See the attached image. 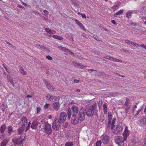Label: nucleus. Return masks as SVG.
Masks as SVG:
<instances>
[{
    "label": "nucleus",
    "mask_w": 146,
    "mask_h": 146,
    "mask_svg": "<svg viewBox=\"0 0 146 146\" xmlns=\"http://www.w3.org/2000/svg\"><path fill=\"white\" fill-rule=\"evenodd\" d=\"M6 128V125L5 124H3L0 127V132L2 134L4 133L5 130Z\"/></svg>",
    "instance_id": "23"
},
{
    "label": "nucleus",
    "mask_w": 146,
    "mask_h": 146,
    "mask_svg": "<svg viewBox=\"0 0 146 146\" xmlns=\"http://www.w3.org/2000/svg\"><path fill=\"white\" fill-rule=\"evenodd\" d=\"M97 74L99 76H101L104 75L105 74L104 72L99 71L97 72Z\"/></svg>",
    "instance_id": "37"
},
{
    "label": "nucleus",
    "mask_w": 146,
    "mask_h": 146,
    "mask_svg": "<svg viewBox=\"0 0 146 146\" xmlns=\"http://www.w3.org/2000/svg\"><path fill=\"white\" fill-rule=\"evenodd\" d=\"M67 116V114L65 113L62 112L60 114L59 119L58 118V120L60 123H62L66 120Z\"/></svg>",
    "instance_id": "9"
},
{
    "label": "nucleus",
    "mask_w": 146,
    "mask_h": 146,
    "mask_svg": "<svg viewBox=\"0 0 146 146\" xmlns=\"http://www.w3.org/2000/svg\"><path fill=\"white\" fill-rule=\"evenodd\" d=\"M102 141L104 144H108L110 141V137L106 134H104L101 137Z\"/></svg>",
    "instance_id": "7"
},
{
    "label": "nucleus",
    "mask_w": 146,
    "mask_h": 146,
    "mask_svg": "<svg viewBox=\"0 0 146 146\" xmlns=\"http://www.w3.org/2000/svg\"><path fill=\"white\" fill-rule=\"evenodd\" d=\"M75 21L76 24L78 25L81 29L84 31H86V29H85L84 27L83 26L82 24L80 22V21L77 19H76L75 20Z\"/></svg>",
    "instance_id": "20"
},
{
    "label": "nucleus",
    "mask_w": 146,
    "mask_h": 146,
    "mask_svg": "<svg viewBox=\"0 0 146 146\" xmlns=\"http://www.w3.org/2000/svg\"><path fill=\"white\" fill-rule=\"evenodd\" d=\"M82 16L83 18H86V15L85 14H82Z\"/></svg>",
    "instance_id": "61"
},
{
    "label": "nucleus",
    "mask_w": 146,
    "mask_h": 146,
    "mask_svg": "<svg viewBox=\"0 0 146 146\" xmlns=\"http://www.w3.org/2000/svg\"><path fill=\"white\" fill-rule=\"evenodd\" d=\"M18 67L19 69L20 72L22 74H23L24 75L26 74L27 72L24 71V69L22 68L21 66H19Z\"/></svg>",
    "instance_id": "24"
},
{
    "label": "nucleus",
    "mask_w": 146,
    "mask_h": 146,
    "mask_svg": "<svg viewBox=\"0 0 146 146\" xmlns=\"http://www.w3.org/2000/svg\"><path fill=\"white\" fill-rule=\"evenodd\" d=\"M115 143L119 146H123L124 145V141H126L124 138L120 136H115L114 137Z\"/></svg>",
    "instance_id": "4"
},
{
    "label": "nucleus",
    "mask_w": 146,
    "mask_h": 146,
    "mask_svg": "<svg viewBox=\"0 0 146 146\" xmlns=\"http://www.w3.org/2000/svg\"><path fill=\"white\" fill-rule=\"evenodd\" d=\"M78 112V109L77 106L75 105L73 106L71 108L68 109V118L69 119L72 116H76Z\"/></svg>",
    "instance_id": "1"
},
{
    "label": "nucleus",
    "mask_w": 146,
    "mask_h": 146,
    "mask_svg": "<svg viewBox=\"0 0 146 146\" xmlns=\"http://www.w3.org/2000/svg\"><path fill=\"white\" fill-rule=\"evenodd\" d=\"M123 12V10H121L119 11L118 12L114 14V16L115 17H116L117 15L122 14Z\"/></svg>",
    "instance_id": "27"
},
{
    "label": "nucleus",
    "mask_w": 146,
    "mask_h": 146,
    "mask_svg": "<svg viewBox=\"0 0 146 146\" xmlns=\"http://www.w3.org/2000/svg\"><path fill=\"white\" fill-rule=\"evenodd\" d=\"M52 37L54 38L57 39L58 40H61L63 39V38L60 36H59L58 35H54L52 36Z\"/></svg>",
    "instance_id": "30"
},
{
    "label": "nucleus",
    "mask_w": 146,
    "mask_h": 146,
    "mask_svg": "<svg viewBox=\"0 0 146 146\" xmlns=\"http://www.w3.org/2000/svg\"><path fill=\"white\" fill-rule=\"evenodd\" d=\"M126 17L128 18L131 17V13L128 12L126 13Z\"/></svg>",
    "instance_id": "38"
},
{
    "label": "nucleus",
    "mask_w": 146,
    "mask_h": 146,
    "mask_svg": "<svg viewBox=\"0 0 146 146\" xmlns=\"http://www.w3.org/2000/svg\"><path fill=\"white\" fill-rule=\"evenodd\" d=\"M104 58L110 60L111 61H112L113 59V58L110 56H106L104 57Z\"/></svg>",
    "instance_id": "36"
},
{
    "label": "nucleus",
    "mask_w": 146,
    "mask_h": 146,
    "mask_svg": "<svg viewBox=\"0 0 146 146\" xmlns=\"http://www.w3.org/2000/svg\"><path fill=\"white\" fill-rule=\"evenodd\" d=\"M39 123V119H35L32 122L30 126L31 128L33 129H36L37 127V126Z\"/></svg>",
    "instance_id": "10"
},
{
    "label": "nucleus",
    "mask_w": 146,
    "mask_h": 146,
    "mask_svg": "<svg viewBox=\"0 0 146 146\" xmlns=\"http://www.w3.org/2000/svg\"><path fill=\"white\" fill-rule=\"evenodd\" d=\"M126 113L127 114L129 111V108H126L125 109Z\"/></svg>",
    "instance_id": "53"
},
{
    "label": "nucleus",
    "mask_w": 146,
    "mask_h": 146,
    "mask_svg": "<svg viewBox=\"0 0 146 146\" xmlns=\"http://www.w3.org/2000/svg\"><path fill=\"white\" fill-rule=\"evenodd\" d=\"M62 50L66 52L67 51H68V49H66V48L64 47H63Z\"/></svg>",
    "instance_id": "49"
},
{
    "label": "nucleus",
    "mask_w": 146,
    "mask_h": 146,
    "mask_svg": "<svg viewBox=\"0 0 146 146\" xmlns=\"http://www.w3.org/2000/svg\"><path fill=\"white\" fill-rule=\"evenodd\" d=\"M88 71H91V72H92V71H96V70H94V69H89L88 70Z\"/></svg>",
    "instance_id": "63"
},
{
    "label": "nucleus",
    "mask_w": 146,
    "mask_h": 146,
    "mask_svg": "<svg viewBox=\"0 0 146 146\" xmlns=\"http://www.w3.org/2000/svg\"><path fill=\"white\" fill-rule=\"evenodd\" d=\"M43 128H41L42 131L49 135L51 134L52 133V130L51 128V125L47 121H46L44 124V126Z\"/></svg>",
    "instance_id": "3"
},
{
    "label": "nucleus",
    "mask_w": 146,
    "mask_h": 146,
    "mask_svg": "<svg viewBox=\"0 0 146 146\" xmlns=\"http://www.w3.org/2000/svg\"><path fill=\"white\" fill-rule=\"evenodd\" d=\"M37 46H38L40 48H41V49L42 51H45L46 49V48L45 47L43 46L42 45L40 44H37Z\"/></svg>",
    "instance_id": "33"
},
{
    "label": "nucleus",
    "mask_w": 146,
    "mask_h": 146,
    "mask_svg": "<svg viewBox=\"0 0 146 146\" xmlns=\"http://www.w3.org/2000/svg\"><path fill=\"white\" fill-rule=\"evenodd\" d=\"M96 105L95 104H94L89 108L88 110H86L87 115L89 116L92 117L98 111L96 109Z\"/></svg>",
    "instance_id": "2"
},
{
    "label": "nucleus",
    "mask_w": 146,
    "mask_h": 146,
    "mask_svg": "<svg viewBox=\"0 0 146 146\" xmlns=\"http://www.w3.org/2000/svg\"><path fill=\"white\" fill-rule=\"evenodd\" d=\"M104 113L105 114H106L107 113V108L103 109Z\"/></svg>",
    "instance_id": "56"
},
{
    "label": "nucleus",
    "mask_w": 146,
    "mask_h": 146,
    "mask_svg": "<svg viewBox=\"0 0 146 146\" xmlns=\"http://www.w3.org/2000/svg\"><path fill=\"white\" fill-rule=\"evenodd\" d=\"M53 106L54 109L57 111L59 108L60 105L58 102H56L53 104Z\"/></svg>",
    "instance_id": "21"
},
{
    "label": "nucleus",
    "mask_w": 146,
    "mask_h": 146,
    "mask_svg": "<svg viewBox=\"0 0 146 146\" xmlns=\"http://www.w3.org/2000/svg\"><path fill=\"white\" fill-rule=\"evenodd\" d=\"M137 108L136 105H134L133 107V113H135V110L136 108Z\"/></svg>",
    "instance_id": "40"
},
{
    "label": "nucleus",
    "mask_w": 146,
    "mask_h": 146,
    "mask_svg": "<svg viewBox=\"0 0 146 146\" xmlns=\"http://www.w3.org/2000/svg\"><path fill=\"white\" fill-rule=\"evenodd\" d=\"M112 61L117 62H122V61L121 60H119L118 59L114 58H113V60Z\"/></svg>",
    "instance_id": "43"
},
{
    "label": "nucleus",
    "mask_w": 146,
    "mask_h": 146,
    "mask_svg": "<svg viewBox=\"0 0 146 146\" xmlns=\"http://www.w3.org/2000/svg\"><path fill=\"white\" fill-rule=\"evenodd\" d=\"M73 64L75 66H81L80 63H78L76 61H74L73 62Z\"/></svg>",
    "instance_id": "32"
},
{
    "label": "nucleus",
    "mask_w": 146,
    "mask_h": 146,
    "mask_svg": "<svg viewBox=\"0 0 146 146\" xmlns=\"http://www.w3.org/2000/svg\"><path fill=\"white\" fill-rule=\"evenodd\" d=\"M108 115L109 120V122L108 124V126L110 127V124L111 120L112 118V115L110 112H108Z\"/></svg>",
    "instance_id": "25"
},
{
    "label": "nucleus",
    "mask_w": 146,
    "mask_h": 146,
    "mask_svg": "<svg viewBox=\"0 0 146 146\" xmlns=\"http://www.w3.org/2000/svg\"><path fill=\"white\" fill-rule=\"evenodd\" d=\"M111 22L113 24L116 25V22L115 21L113 20L111 21Z\"/></svg>",
    "instance_id": "62"
},
{
    "label": "nucleus",
    "mask_w": 146,
    "mask_h": 146,
    "mask_svg": "<svg viewBox=\"0 0 146 146\" xmlns=\"http://www.w3.org/2000/svg\"><path fill=\"white\" fill-rule=\"evenodd\" d=\"M46 58L50 60H52V58L49 55L46 56Z\"/></svg>",
    "instance_id": "48"
},
{
    "label": "nucleus",
    "mask_w": 146,
    "mask_h": 146,
    "mask_svg": "<svg viewBox=\"0 0 146 146\" xmlns=\"http://www.w3.org/2000/svg\"><path fill=\"white\" fill-rule=\"evenodd\" d=\"M93 37L97 41H100V39L98 38H97L96 36H93Z\"/></svg>",
    "instance_id": "57"
},
{
    "label": "nucleus",
    "mask_w": 146,
    "mask_h": 146,
    "mask_svg": "<svg viewBox=\"0 0 146 146\" xmlns=\"http://www.w3.org/2000/svg\"><path fill=\"white\" fill-rule=\"evenodd\" d=\"M45 98L46 100H60L56 96L50 94H47Z\"/></svg>",
    "instance_id": "11"
},
{
    "label": "nucleus",
    "mask_w": 146,
    "mask_h": 146,
    "mask_svg": "<svg viewBox=\"0 0 146 146\" xmlns=\"http://www.w3.org/2000/svg\"><path fill=\"white\" fill-rule=\"evenodd\" d=\"M123 127L119 125H117L116 126V131L115 134H119L123 130Z\"/></svg>",
    "instance_id": "17"
},
{
    "label": "nucleus",
    "mask_w": 146,
    "mask_h": 146,
    "mask_svg": "<svg viewBox=\"0 0 146 146\" xmlns=\"http://www.w3.org/2000/svg\"><path fill=\"white\" fill-rule=\"evenodd\" d=\"M130 25H132L134 27H136L137 26V24L136 23H130Z\"/></svg>",
    "instance_id": "55"
},
{
    "label": "nucleus",
    "mask_w": 146,
    "mask_h": 146,
    "mask_svg": "<svg viewBox=\"0 0 146 146\" xmlns=\"http://www.w3.org/2000/svg\"><path fill=\"white\" fill-rule=\"evenodd\" d=\"M45 120L44 119L42 118L39 119V125L40 128H41L44 126V124L46 123Z\"/></svg>",
    "instance_id": "19"
},
{
    "label": "nucleus",
    "mask_w": 146,
    "mask_h": 146,
    "mask_svg": "<svg viewBox=\"0 0 146 146\" xmlns=\"http://www.w3.org/2000/svg\"><path fill=\"white\" fill-rule=\"evenodd\" d=\"M49 104H46L44 106V107L45 109H47L48 107Z\"/></svg>",
    "instance_id": "59"
},
{
    "label": "nucleus",
    "mask_w": 146,
    "mask_h": 146,
    "mask_svg": "<svg viewBox=\"0 0 146 146\" xmlns=\"http://www.w3.org/2000/svg\"><path fill=\"white\" fill-rule=\"evenodd\" d=\"M71 122L72 124L75 125L78 123V120L76 118V116H72Z\"/></svg>",
    "instance_id": "18"
},
{
    "label": "nucleus",
    "mask_w": 146,
    "mask_h": 146,
    "mask_svg": "<svg viewBox=\"0 0 146 146\" xmlns=\"http://www.w3.org/2000/svg\"><path fill=\"white\" fill-rule=\"evenodd\" d=\"M24 135H21L20 136L19 138H15L12 139V141L14 143L13 144L16 145H20V146L23 145L22 143L24 141Z\"/></svg>",
    "instance_id": "5"
},
{
    "label": "nucleus",
    "mask_w": 146,
    "mask_h": 146,
    "mask_svg": "<svg viewBox=\"0 0 146 146\" xmlns=\"http://www.w3.org/2000/svg\"><path fill=\"white\" fill-rule=\"evenodd\" d=\"M101 142L100 141H98L96 142V146H101Z\"/></svg>",
    "instance_id": "47"
},
{
    "label": "nucleus",
    "mask_w": 146,
    "mask_h": 146,
    "mask_svg": "<svg viewBox=\"0 0 146 146\" xmlns=\"http://www.w3.org/2000/svg\"><path fill=\"white\" fill-rule=\"evenodd\" d=\"M56 33V32L53 30H51L49 34H55Z\"/></svg>",
    "instance_id": "52"
},
{
    "label": "nucleus",
    "mask_w": 146,
    "mask_h": 146,
    "mask_svg": "<svg viewBox=\"0 0 146 146\" xmlns=\"http://www.w3.org/2000/svg\"><path fill=\"white\" fill-rule=\"evenodd\" d=\"M9 95V96H10V98H11V97H12L13 98V97L15 98V95L12 93L10 94Z\"/></svg>",
    "instance_id": "60"
},
{
    "label": "nucleus",
    "mask_w": 146,
    "mask_h": 146,
    "mask_svg": "<svg viewBox=\"0 0 146 146\" xmlns=\"http://www.w3.org/2000/svg\"><path fill=\"white\" fill-rule=\"evenodd\" d=\"M132 44L134 46H136V47L138 46H139V45L136 43L132 42Z\"/></svg>",
    "instance_id": "51"
},
{
    "label": "nucleus",
    "mask_w": 146,
    "mask_h": 146,
    "mask_svg": "<svg viewBox=\"0 0 146 146\" xmlns=\"http://www.w3.org/2000/svg\"><path fill=\"white\" fill-rule=\"evenodd\" d=\"M3 66L4 67L5 70L7 72H9V69L7 68V67L5 65L3 64Z\"/></svg>",
    "instance_id": "44"
},
{
    "label": "nucleus",
    "mask_w": 146,
    "mask_h": 146,
    "mask_svg": "<svg viewBox=\"0 0 146 146\" xmlns=\"http://www.w3.org/2000/svg\"><path fill=\"white\" fill-rule=\"evenodd\" d=\"M124 105L125 106L128 107L130 106L129 101H125Z\"/></svg>",
    "instance_id": "39"
},
{
    "label": "nucleus",
    "mask_w": 146,
    "mask_h": 146,
    "mask_svg": "<svg viewBox=\"0 0 146 146\" xmlns=\"http://www.w3.org/2000/svg\"><path fill=\"white\" fill-rule=\"evenodd\" d=\"M5 137V135L3 133L0 136V139L2 140H3Z\"/></svg>",
    "instance_id": "45"
},
{
    "label": "nucleus",
    "mask_w": 146,
    "mask_h": 146,
    "mask_svg": "<svg viewBox=\"0 0 146 146\" xmlns=\"http://www.w3.org/2000/svg\"><path fill=\"white\" fill-rule=\"evenodd\" d=\"M128 127L126 126L125 127V130L123 133V137L124 138L125 140H126L127 137H128L129 133L130 131L128 129Z\"/></svg>",
    "instance_id": "14"
},
{
    "label": "nucleus",
    "mask_w": 146,
    "mask_h": 146,
    "mask_svg": "<svg viewBox=\"0 0 146 146\" xmlns=\"http://www.w3.org/2000/svg\"><path fill=\"white\" fill-rule=\"evenodd\" d=\"M116 126H115V125L111 126V129L112 130V132L114 133L115 134V133L116 132V131H115V130H116Z\"/></svg>",
    "instance_id": "34"
},
{
    "label": "nucleus",
    "mask_w": 146,
    "mask_h": 146,
    "mask_svg": "<svg viewBox=\"0 0 146 146\" xmlns=\"http://www.w3.org/2000/svg\"><path fill=\"white\" fill-rule=\"evenodd\" d=\"M71 54V55H74V54L72 52V51L71 50H68V51Z\"/></svg>",
    "instance_id": "64"
},
{
    "label": "nucleus",
    "mask_w": 146,
    "mask_h": 146,
    "mask_svg": "<svg viewBox=\"0 0 146 146\" xmlns=\"http://www.w3.org/2000/svg\"><path fill=\"white\" fill-rule=\"evenodd\" d=\"M44 82L46 84V86L48 90H52L54 89L52 85L50 83L46 80H44Z\"/></svg>",
    "instance_id": "16"
},
{
    "label": "nucleus",
    "mask_w": 146,
    "mask_h": 146,
    "mask_svg": "<svg viewBox=\"0 0 146 146\" xmlns=\"http://www.w3.org/2000/svg\"><path fill=\"white\" fill-rule=\"evenodd\" d=\"M24 130V127H22L19 128L18 130V133L19 134H21L22 132Z\"/></svg>",
    "instance_id": "29"
},
{
    "label": "nucleus",
    "mask_w": 146,
    "mask_h": 146,
    "mask_svg": "<svg viewBox=\"0 0 146 146\" xmlns=\"http://www.w3.org/2000/svg\"><path fill=\"white\" fill-rule=\"evenodd\" d=\"M73 143L72 142H66L65 144V146H72Z\"/></svg>",
    "instance_id": "31"
},
{
    "label": "nucleus",
    "mask_w": 146,
    "mask_h": 146,
    "mask_svg": "<svg viewBox=\"0 0 146 146\" xmlns=\"http://www.w3.org/2000/svg\"><path fill=\"white\" fill-rule=\"evenodd\" d=\"M45 31L48 33H49L51 30L50 29L48 28H46L45 29Z\"/></svg>",
    "instance_id": "50"
},
{
    "label": "nucleus",
    "mask_w": 146,
    "mask_h": 146,
    "mask_svg": "<svg viewBox=\"0 0 146 146\" xmlns=\"http://www.w3.org/2000/svg\"><path fill=\"white\" fill-rule=\"evenodd\" d=\"M107 105L106 104H104L103 106V109H104L107 108Z\"/></svg>",
    "instance_id": "54"
},
{
    "label": "nucleus",
    "mask_w": 146,
    "mask_h": 146,
    "mask_svg": "<svg viewBox=\"0 0 146 146\" xmlns=\"http://www.w3.org/2000/svg\"><path fill=\"white\" fill-rule=\"evenodd\" d=\"M74 82L75 83H78L80 82V80H77L76 79H75L74 80Z\"/></svg>",
    "instance_id": "58"
},
{
    "label": "nucleus",
    "mask_w": 146,
    "mask_h": 146,
    "mask_svg": "<svg viewBox=\"0 0 146 146\" xmlns=\"http://www.w3.org/2000/svg\"><path fill=\"white\" fill-rule=\"evenodd\" d=\"M84 111V108L82 107L81 108L80 111L78 115V120L82 121L84 119L85 115Z\"/></svg>",
    "instance_id": "8"
},
{
    "label": "nucleus",
    "mask_w": 146,
    "mask_h": 146,
    "mask_svg": "<svg viewBox=\"0 0 146 146\" xmlns=\"http://www.w3.org/2000/svg\"><path fill=\"white\" fill-rule=\"evenodd\" d=\"M116 120V119L115 118H113V119H112V121L111 124V126L114 125V124H115V123Z\"/></svg>",
    "instance_id": "42"
},
{
    "label": "nucleus",
    "mask_w": 146,
    "mask_h": 146,
    "mask_svg": "<svg viewBox=\"0 0 146 146\" xmlns=\"http://www.w3.org/2000/svg\"><path fill=\"white\" fill-rule=\"evenodd\" d=\"M7 106L5 103H3L1 106V108L3 111H4L5 109L6 108Z\"/></svg>",
    "instance_id": "28"
},
{
    "label": "nucleus",
    "mask_w": 146,
    "mask_h": 146,
    "mask_svg": "<svg viewBox=\"0 0 146 146\" xmlns=\"http://www.w3.org/2000/svg\"><path fill=\"white\" fill-rule=\"evenodd\" d=\"M61 123L58 120V118H55L52 125L53 129L55 131H58L60 127Z\"/></svg>",
    "instance_id": "6"
},
{
    "label": "nucleus",
    "mask_w": 146,
    "mask_h": 146,
    "mask_svg": "<svg viewBox=\"0 0 146 146\" xmlns=\"http://www.w3.org/2000/svg\"><path fill=\"white\" fill-rule=\"evenodd\" d=\"M138 124L142 127L146 125V118L144 117H141L138 121Z\"/></svg>",
    "instance_id": "12"
},
{
    "label": "nucleus",
    "mask_w": 146,
    "mask_h": 146,
    "mask_svg": "<svg viewBox=\"0 0 146 146\" xmlns=\"http://www.w3.org/2000/svg\"><path fill=\"white\" fill-rule=\"evenodd\" d=\"M119 2H117L116 3V4L113 7V8L114 9H117L118 8H119Z\"/></svg>",
    "instance_id": "35"
},
{
    "label": "nucleus",
    "mask_w": 146,
    "mask_h": 146,
    "mask_svg": "<svg viewBox=\"0 0 146 146\" xmlns=\"http://www.w3.org/2000/svg\"><path fill=\"white\" fill-rule=\"evenodd\" d=\"M125 42L126 43L129 44V45H130V44H132V42L131 41H130V40H125Z\"/></svg>",
    "instance_id": "46"
},
{
    "label": "nucleus",
    "mask_w": 146,
    "mask_h": 146,
    "mask_svg": "<svg viewBox=\"0 0 146 146\" xmlns=\"http://www.w3.org/2000/svg\"><path fill=\"white\" fill-rule=\"evenodd\" d=\"M41 109L40 107H37L36 108V113L37 114L40 113V112L41 111Z\"/></svg>",
    "instance_id": "41"
},
{
    "label": "nucleus",
    "mask_w": 146,
    "mask_h": 146,
    "mask_svg": "<svg viewBox=\"0 0 146 146\" xmlns=\"http://www.w3.org/2000/svg\"><path fill=\"white\" fill-rule=\"evenodd\" d=\"M13 127L11 125H9L7 127L8 133V135H11L12 132L13 131Z\"/></svg>",
    "instance_id": "22"
},
{
    "label": "nucleus",
    "mask_w": 146,
    "mask_h": 146,
    "mask_svg": "<svg viewBox=\"0 0 146 146\" xmlns=\"http://www.w3.org/2000/svg\"><path fill=\"white\" fill-rule=\"evenodd\" d=\"M9 141V137L5 138L0 143V146H6Z\"/></svg>",
    "instance_id": "15"
},
{
    "label": "nucleus",
    "mask_w": 146,
    "mask_h": 146,
    "mask_svg": "<svg viewBox=\"0 0 146 146\" xmlns=\"http://www.w3.org/2000/svg\"><path fill=\"white\" fill-rule=\"evenodd\" d=\"M143 108V107L142 106H141V107L137 110H135V113H133L134 115H138L139 114V113L142 110Z\"/></svg>",
    "instance_id": "26"
},
{
    "label": "nucleus",
    "mask_w": 146,
    "mask_h": 146,
    "mask_svg": "<svg viewBox=\"0 0 146 146\" xmlns=\"http://www.w3.org/2000/svg\"><path fill=\"white\" fill-rule=\"evenodd\" d=\"M20 123L22 127H25V126L27 125V119L26 117L23 116L21 118Z\"/></svg>",
    "instance_id": "13"
}]
</instances>
